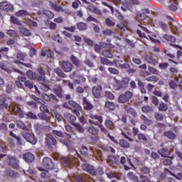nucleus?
Listing matches in <instances>:
<instances>
[{
	"label": "nucleus",
	"instance_id": "13",
	"mask_svg": "<svg viewBox=\"0 0 182 182\" xmlns=\"http://www.w3.org/2000/svg\"><path fill=\"white\" fill-rule=\"evenodd\" d=\"M145 60L149 64L154 66L159 63L157 57L152 54L146 55L145 57Z\"/></svg>",
	"mask_w": 182,
	"mask_h": 182
},
{
	"label": "nucleus",
	"instance_id": "36",
	"mask_svg": "<svg viewBox=\"0 0 182 182\" xmlns=\"http://www.w3.org/2000/svg\"><path fill=\"white\" fill-rule=\"evenodd\" d=\"M141 111H142V112L146 113V114L152 113L154 111V109L151 106L146 105V106H143L141 107Z\"/></svg>",
	"mask_w": 182,
	"mask_h": 182
},
{
	"label": "nucleus",
	"instance_id": "31",
	"mask_svg": "<svg viewBox=\"0 0 182 182\" xmlns=\"http://www.w3.org/2000/svg\"><path fill=\"white\" fill-rule=\"evenodd\" d=\"M127 178L132 181L140 182L139 178L136 175H135L133 172H129L127 173Z\"/></svg>",
	"mask_w": 182,
	"mask_h": 182
},
{
	"label": "nucleus",
	"instance_id": "30",
	"mask_svg": "<svg viewBox=\"0 0 182 182\" xmlns=\"http://www.w3.org/2000/svg\"><path fill=\"white\" fill-rule=\"evenodd\" d=\"M151 168L150 167H148L146 166H144L143 167L141 168V175L144 176V175H149L151 173Z\"/></svg>",
	"mask_w": 182,
	"mask_h": 182
},
{
	"label": "nucleus",
	"instance_id": "35",
	"mask_svg": "<svg viewBox=\"0 0 182 182\" xmlns=\"http://www.w3.org/2000/svg\"><path fill=\"white\" fill-rule=\"evenodd\" d=\"M16 16H18V17L28 16H31V14L26 10H20V11L16 12Z\"/></svg>",
	"mask_w": 182,
	"mask_h": 182
},
{
	"label": "nucleus",
	"instance_id": "41",
	"mask_svg": "<svg viewBox=\"0 0 182 182\" xmlns=\"http://www.w3.org/2000/svg\"><path fill=\"white\" fill-rule=\"evenodd\" d=\"M5 173L6 176H9L11 178H16V176L18 174L16 172H15V171L11 169L6 170Z\"/></svg>",
	"mask_w": 182,
	"mask_h": 182
},
{
	"label": "nucleus",
	"instance_id": "17",
	"mask_svg": "<svg viewBox=\"0 0 182 182\" xmlns=\"http://www.w3.org/2000/svg\"><path fill=\"white\" fill-rule=\"evenodd\" d=\"M41 171H42L41 174V177L44 179H49L51 178L52 172H50V171L43 169V168H39Z\"/></svg>",
	"mask_w": 182,
	"mask_h": 182
},
{
	"label": "nucleus",
	"instance_id": "18",
	"mask_svg": "<svg viewBox=\"0 0 182 182\" xmlns=\"http://www.w3.org/2000/svg\"><path fill=\"white\" fill-rule=\"evenodd\" d=\"M9 110L16 114H23V112L22 111L21 108L16 105H11Z\"/></svg>",
	"mask_w": 182,
	"mask_h": 182
},
{
	"label": "nucleus",
	"instance_id": "34",
	"mask_svg": "<svg viewBox=\"0 0 182 182\" xmlns=\"http://www.w3.org/2000/svg\"><path fill=\"white\" fill-rule=\"evenodd\" d=\"M100 149H102V150H104V151H109L111 152L112 154H114L115 153V149H113V147H111V146H105V145L104 144H101L99 146Z\"/></svg>",
	"mask_w": 182,
	"mask_h": 182
},
{
	"label": "nucleus",
	"instance_id": "39",
	"mask_svg": "<svg viewBox=\"0 0 182 182\" xmlns=\"http://www.w3.org/2000/svg\"><path fill=\"white\" fill-rule=\"evenodd\" d=\"M102 56L107 58H113V54L111 50H104L102 52Z\"/></svg>",
	"mask_w": 182,
	"mask_h": 182
},
{
	"label": "nucleus",
	"instance_id": "21",
	"mask_svg": "<svg viewBox=\"0 0 182 182\" xmlns=\"http://www.w3.org/2000/svg\"><path fill=\"white\" fill-rule=\"evenodd\" d=\"M93 156L98 161H103V156L102 153L100 150H96L93 151Z\"/></svg>",
	"mask_w": 182,
	"mask_h": 182
},
{
	"label": "nucleus",
	"instance_id": "20",
	"mask_svg": "<svg viewBox=\"0 0 182 182\" xmlns=\"http://www.w3.org/2000/svg\"><path fill=\"white\" fill-rule=\"evenodd\" d=\"M76 77L77 79H75L74 80V83L77 85H80V83H85L87 81L86 77H85L83 75H81V74H78Z\"/></svg>",
	"mask_w": 182,
	"mask_h": 182
},
{
	"label": "nucleus",
	"instance_id": "14",
	"mask_svg": "<svg viewBox=\"0 0 182 182\" xmlns=\"http://www.w3.org/2000/svg\"><path fill=\"white\" fill-rule=\"evenodd\" d=\"M102 91V87L101 85L94 86L92 87V94L96 97V99H100L101 97Z\"/></svg>",
	"mask_w": 182,
	"mask_h": 182
},
{
	"label": "nucleus",
	"instance_id": "63",
	"mask_svg": "<svg viewBox=\"0 0 182 182\" xmlns=\"http://www.w3.org/2000/svg\"><path fill=\"white\" fill-rule=\"evenodd\" d=\"M61 110V107L60 105H55L53 108V112H54L55 114H59Z\"/></svg>",
	"mask_w": 182,
	"mask_h": 182
},
{
	"label": "nucleus",
	"instance_id": "47",
	"mask_svg": "<svg viewBox=\"0 0 182 182\" xmlns=\"http://www.w3.org/2000/svg\"><path fill=\"white\" fill-rule=\"evenodd\" d=\"M16 126L23 130L28 131V129L26 127L25 124L21 120L16 122Z\"/></svg>",
	"mask_w": 182,
	"mask_h": 182
},
{
	"label": "nucleus",
	"instance_id": "29",
	"mask_svg": "<svg viewBox=\"0 0 182 182\" xmlns=\"http://www.w3.org/2000/svg\"><path fill=\"white\" fill-rule=\"evenodd\" d=\"M88 133L93 135V136H97L98 135L99 133V129L96 128V127L91 126L88 128L87 129Z\"/></svg>",
	"mask_w": 182,
	"mask_h": 182
},
{
	"label": "nucleus",
	"instance_id": "16",
	"mask_svg": "<svg viewBox=\"0 0 182 182\" xmlns=\"http://www.w3.org/2000/svg\"><path fill=\"white\" fill-rule=\"evenodd\" d=\"M82 105L84 106V109L87 111H90L93 109V105L90 102L89 100L85 97L82 98Z\"/></svg>",
	"mask_w": 182,
	"mask_h": 182
},
{
	"label": "nucleus",
	"instance_id": "44",
	"mask_svg": "<svg viewBox=\"0 0 182 182\" xmlns=\"http://www.w3.org/2000/svg\"><path fill=\"white\" fill-rule=\"evenodd\" d=\"M126 163H127V159H126V157L122 156V157L120 158V164H122V165H124V169L125 171H129V170L131 169V168L129 167L128 166L125 165Z\"/></svg>",
	"mask_w": 182,
	"mask_h": 182
},
{
	"label": "nucleus",
	"instance_id": "3",
	"mask_svg": "<svg viewBox=\"0 0 182 182\" xmlns=\"http://www.w3.org/2000/svg\"><path fill=\"white\" fill-rule=\"evenodd\" d=\"M21 136L24 138L28 143L31 144L32 145H36L38 143V140L35 136L34 134L29 133L28 132H23Z\"/></svg>",
	"mask_w": 182,
	"mask_h": 182
},
{
	"label": "nucleus",
	"instance_id": "51",
	"mask_svg": "<svg viewBox=\"0 0 182 182\" xmlns=\"http://www.w3.org/2000/svg\"><path fill=\"white\" fill-rule=\"evenodd\" d=\"M53 92L58 97H63V90H62L61 87L54 88Z\"/></svg>",
	"mask_w": 182,
	"mask_h": 182
},
{
	"label": "nucleus",
	"instance_id": "50",
	"mask_svg": "<svg viewBox=\"0 0 182 182\" xmlns=\"http://www.w3.org/2000/svg\"><path fill=\"white\" fill-rule=\"evenodd\" d=\"M136 18L139 21H144L146 19L147 16L144 15L142 12H136Z\"/></svg>",
	"mask_w": 182,
	"mask_h": 182
},
{
	"label": "nucleus",
	"instance_id": "62",
	"mask_svg": "<svg viewBox=\"0 0 182 182\" xmlns=\"http://www.w3.org/2000/svg\"><path fill=\"white\" fill-rule=\"evenodd\" d=\"M105 126L108 127L109 129H114V123L111 120H106L105 122Z\"/></svg>",
	"mask_w": 182,
	"mask_h": 182
},
{
	"label": "nucleus",
	"instance_id": "48",
	"mask_svg": "<svg viewBox=\"0 0 182 182\" xmlns=\"http://www.w3.org/2000/svg\"><path fill=\"white\" fill-rule=\"evenodd\" d=\"M164 38L166 41L171 42V43H176V38L173 36H168V35L165 34V36H164Z\"/></svg>",
	"mask_w": 182,
	"mask_h": 182
},
{
	"label": "nucleus",
	"instance_id": "1",
	"mask_svg": "<svg viewBox=\"0 0 182 182\" xmlns=\"http://www.w3.org/2000/svg\"><path fill=\"white\" fill-rule=\"evenodd\" d=\"M65 99L66 100H68V102L63 103V107L72 109V107L73 109L72 110L73 113H75V114H80V111H82V107L80 105L75 102V101L71 100V95H65Z\"/></svg>",
	"mask_w": 182,
	"mask_h": 182
},
{
	"label": "nucleus",
	"instance_id": "5",
	"mask_svg": "<svg viewBox=\"0 0 182 182\" xmlns=\"http://www.w3.org/2000/svg\"><path fill=\"white\" fill-rule=\"evenodd\" d=\"M133 94L130 91H126L124 94H122L119 96L118 100L120 103H126L132 99Z\"/></svg>",
	"mask_w": 182,
	"mask_h": 182
},
{
	"label": "nucleus",
	"instance_id": "28",
	"mask_svg": "<svg viewBox=\"0 0 182 182\" xmlns=\"http://www.w3.org/2000/svg\"><path fill=\"white\" fill-rule=\"evenodd\" d=\"M20 33H21L23 36H26V37H30L32 35L30 30H28L24 27L20 28Z\"/></svg>",
	"mask_w": 182,
	"mask_h": 182
},
{
	"label": "nucleus",
	"instance_id": "15",
	"mask_svg": "<svg viewBox=\"0 0 182 182\" xmlns=\"http://www.w3.org/2000/svg\"><path fill=\"white\" fill-rule=\"evenodd\" d=\"M24 161L27 163H32L35 161V156L31 152H26L23 154Z\"/></svg>",
	"mask_w": 182,
	"mask_h": 182
},
{
	"label": "nucleus",
	"instance_id": "60",
	"mask_svg": "<svg viewBox=\"0 0 182 182\" xmlns=\"http://www.w3.org/2000/svg\"><path fill=\"white\" fill-rule=\"evenodd\" d=\"M105 107L108 108L110 110H114L115 109V105L113 102H110L109 101H107L105 103Z\"/></svg>",
	"mask_w": 182,
	"mask_h": 182
},
{
	"label": "nucleus",
	"instance_id": "11",
	"mask_svg": "<svg viewBox=\"0 0 182 182\" xmlns=\"http://www.w3.org/2000/svg\"><path fill=\"white\" fill-rule=\"evenodd\" d=\"M103 122V118L101 115H90V119L89 122L91 124L97 125L98 123H102Z\"/></svg>",
	"mask_w": 182,
	"mask_h": 182
},
{
	"label": "nucleus",
	"instance_id": "46",
	"mask_svg": "<svg viewBox=\"0 0 182 182\" xmlns=\"http://www.w3.org/2000/svg\"><path fill=\"white\" fill-rule=\"evenodd\" d=\"M43 14L49 18V19H53V18L55 17L54 13L48 10L43 11Z\"/></svg>",
	"mask_w": 182,
	"mask_h": 182
},
{
	"label": "nucleus",
	"instance_id": "4",
	"mask_svg": "<svg viewBox=\"0 0 182 182\" xmlns=\"http://www.w3.org/2000/svg\"><path fill=\"white\" fill-rule=\"evenodd\" d=\"M45 143L48 148L54 149L56 147L57 141H56V139L54 138L51 134H46Z\"/></svg>",
	"mask_w": 182,
	"mask_h": 182
},
{
	"label": "nucleus",
	"instance_id": "6",
	"mask_svg": "<svg viewBox=\"0 0 182 182\" xmlns=\"http://www.w3.org/2000/svg\"><path fill=\"white\" fill-rule=\"evenodd\" d=\"M0 9L2 11L8 13L9 11H13L14 9V7L12 4L4 1L0 2Z\"/></svg>",
	"mask_w": 182,
	"mask_h": 182
},
{
	"label": "nucleus",
	"instance_id": "45",
	"mask_svg": "<svg viewBox=\"0 0 182 182\" xmlns=\"http://www.w3.org/2000/svg\"><path fill=\"white\" fill-rule=\"evenodd\" d=\"M141 119L145 125L150 126L153 124V121L148 119V118L144 115H141Z\"/></svg>",
	"mask_w": 182,
	"mask_h": 182
},
{
	"label": "nucleus",
	"instance_id": "12",
	"mask_svg": "<svg viewBox=\"0 0 182 182\" xmlns=\"http://www.w3.org/2000/svg\"><path fill=\"white\" fill-rule=\"evenodd\" d=\"M82 167L83 171L90 173L92 176H96L97 172L93 166H90L88 164H84Z\"/></svg>",
	"mask_w": 182,
	"mask_h": 182
},
{
	"label": "nucleus",
	"instance_id": "64",
	"mask_svg": "<svg viewBox=\"0 0 182 182\" xmlns=\"http://www.w3.org/2000/svg\"><path fill=\"white\" fill-rule=\"evenodd\" d=\"M26 53H25L20 52L17 54V58L20 60H24V58H26Z\"/></svg>",
	"mask_w": 182,
	"mask_h": 182
},
{
	"label": "nucleus",
	"instance_id": "40",
	"mask_svg": "<svg viewBox=\"0 0 182 182\" xmlns=\"http://www.w3.org/2000/svg\"><path fill=\"white\" fill-rule=\"evenodd\" d=\"M89 149L86 146H83L80 149V154L85 158L88 157Z\"/></svg>",
	"mask_w": 182,
	"mask_h": 182
},
{
	"label": "nucleus",
	"instance_id": "24",
	"mask_svg": "<svg viewBox=\"0 0 182 182\" xmlns=\"http://www.w3.org/2000/svg\"><path fill=\"white\" fill-rule=\"evenodd\" d=\"M35 80L41 82V85H43V83L48 82V80L46 79V77L45 76L39 75V74H38V73H36Z\"/></svg>",
	"mask_w": 182,
	"mask_h": 182
},
{
	"label": "nucleus",
	"instance_id": "9",
	"mask_svg": "<svg viewBox=\"0 0 182 182\" xmlns=\"http://www.w3.org/2000/svg\"><path fill=\"white\" fill-rule=\"evenodd\" d=\"M60 66L64 73H71L73 68V65L69 61L60 62Z\"/></svg>",
	"mask_w": 182,
	"mask_h": 182
},
{
	"label": "nucleus",
	"instance_id": "27",
	"mask_svg": "<svg viewBox=\"0 0 182 182\" xmlns=\"http://www.w3.org/2000/svg\"><path fill=\"white\" fill-rule=\"evenodd\" d=\"M7 100L4 97L0 98V109H8L9 105L6 103Z\"/></svg>",
	"mask_w": 182,
	"mask_h": 182
},
{
	"label": "nucleus",
	"instance_id": "49",
	"mask_svg": "<svg viewBox=\"0 0 182 182\" xmlns=\"http://www.w3.org/2000/svg\"><path fill=\"white\" fill-rule=\"evenodd\" d=\"M168 109V105L164 102H161L159 106V111L160 112H166Z\"/></svg>",
	"mask_w": 182,
	"mask_h": 182
},
{
	"label": "nucleus",
	"instance_id": "33",
	"mask_svg": "<svg viewBox=\"0 0 182 182\" xmlns=\"http://www.w3.org/2000/svg\"><path fill=\"white\" fill-rule=\"evenodd\" d=\"M158 153L163 157H168L170 155V151L166 148L158 150Z\"/></svg>",
	"mask_w": 182,
	"mask_h": 182
},
{
	"label": "nucleus",
	"instance_id": "53",
	"mask_svg": "<svg viewBox=\"0 0 182 182\" xmlns=\"http://www.w3.org/2000/svg\"><path fill=\"white\" fill-rule=\"evenodd\" d=\"M119 145L122 148H129L130 146L129 143L125 139H121L119 141Z\"/></svg>",
	"mask_w": 182,
	"mask_h": 182
},
{
	"label": "nucleus",
	"instance_id": "61",
	"mask_svg": "<svg viewBox=\"0 0 182 182\" xmlns=\"http://www.w3.org/2000/svg\"><path fill=\"white\" fill-rule=\"evenodd\" d=\"M75 127V129H77V131L80 133V134H83L85 132V129L82 127V126L80 124H74Z\"/></svg>",
	"mask_w": 182,
	"mask_h": 182
},
{
	"label": "nucleus",
	"instance_id": "52",
	"mask_svg": "<svg viewBox=\"0 0 182 182\" xmlns=\"http://www.w3.org/2000/svg\"><path fill=\"white\" fill-rule=\"evenodd\" d=\"M54 73L60 77H66L65 73L61 69L55 68L54 69Z\"/></svg>",
	"mask_w": 182,
	"mask_h": 182
},
{
	"label": "nucleus",
	"instance_id": "42",
	"mask_svg": "<svg viewBox=\"0 0 182 182\" xmlns=\"http://www.w3.org/2000/svg\"><path fill=\"white\" fill-rule=\"evenodd\" d=\"M136 34L139 36V38L141 39V41L146 44V43L144 42V39L145 38L149 40V38L146 36V34L141 33V30L139 29L136 30Z\"/></svg>",
	"mask_w": 182,
	"mask_h": 182
},
{
	"label": "nucleus",
	"instance_id": "37",
	"mask_svg": "<svg viewBox=\"0 0 182 182\" xmlns=\"http://www.w3.org/2000/svg\"><path fill=\"white\" fill-rule=\"evenodd\" d=\"M77 28L79 31H85L87 29L88 26L87 24L82 23V21L80 23H77Z\"/></svg>",
	"mask_w": 182,
	"mask_h": 182
},
{
	"label": "nucleus",
	"instance_id": "25",
	"mask_svg": "<svg viewBox=\"0 0 182 182\" xmlns=\"http://www.w3.org/2000/svg\"><path fill=\"white\" fill-rule=\"evenodd\" d=\"M164 135L171 140H174L177 137V135L172 131H166L164 132Z\"/></svg>",
	"mask_w": 182,
	"mask_h": 182
},
{
	"label": "nucleus",
	"instance_id": "32",
	"mask_svg": "<svg viewBox=\"0 0 182 182\" xmlns=\"http://www.w3.org/2000/svg\"><path fill=\"white\" fill-rule=\"evenodd\" d=\"M117 158L114 156H112L108 158V164L110 165L111 166H113L114 164H117Z\"/></svg>",
	"mask_w": 182,
	"mask_h": 182
},
{
	"label": "nucleus",
	"instance_id": "22",
	"mask_svg": "<svg viewBox=\"0 0 182 182\" xmlns=\"http://www.w3.org/2000/svg\"><path fill=\"white\" fill-rule=\"evenodd\" d=\"M107 43L101 42L100 43V45L99 44L94 45V50L97 53H100L102 49V47H107Z\"/></svg>",
	"mask_w": 182,
	"mask_h": 182
},
{
	"label": "nucleus",
	"instance_id": "10",
	"mask_svg": "<svg viewBox=\"0 0 182 182\" xmlns=\"http://www.w3.org/2000/svg\"><path fill=\"white\" fill-rule=\"evenodd\" d=\"M8 164L12 166L13 168L19 169V160L12 156H8Z\"/></svg>",
	"mask_w": 182,
	"mask_h": 182
},
{
	"label": "nucleus",
	"instance_id": "7",
	"mask_svg": "<svg viewBox=\"0 0 182 182\" xmlns=\"http://www.w3.org/2000/svg\"><path fill=\"white\" fill-rule=\"evenodd\" d=\"M118 89H127L130 82L129 77H124L122 80H116Z\"/></svg>",
	"mask_w": 182,
	"mask_h": 182
},
{
	"label": "nucleus",
	"instance_id": "2",
	"mask_svg": "<svg viewBox=\"0 0 182 182\" xmlns=\"http://www.w3.org/2000/svg\"><path fill=\"white\" fill-rule=\"evenodd\" d=\"M43 166L48 170H54L55 173L58 172V168H56V166L52 159L49 157H44V159H43Z\"/></svg>",
	"mask_w": 182,
	"mask_h": 182
},
{
	"label": "nucleus",
	"instance_id": "55",
	"mask_svg": "<svg viewBox=\"0 0 182 182\" xmlns=\"http://www.w3.org/2000/svg\"><path fill=\"white\" fill-rule=\"evenodd\" d=\"M27 105L32 109H38V105L34 101H27Z\"/></svg>",
	"mask_w": 182,
	"mask_h": 182
},
{
	"label": "nucleus",
	"instance_id": "23",
	"mask_svg": "<svg viewBox=\"0 0 182 182\" xmlns=\"http://www.w3.org/2000/svg\"><path fill=\"white\" fill-rule=\"evenodd\" d=\"M51 9L56 12H64V9L62 6H58L56 3L50 2V3Z\"/></svg>",
	"mask_w": 182,
	"mask_h": 182
},
{
	"label": "nucleus",
	"instance_id": "43",
	"mask_svg": "<svg viewBox=\"0 0 182 182\" xmlns=\"http://www.w3.org/2000/svg\"><path fill=\"white\" fill-rule=\"evenodd\" d=\"M100 62L101 64L104 65H113V63L108 59L105 58V57H100Z\"/></svg>",
	"mask_w": 182,
	"mask_h": 182
},
{
	"label": "nucleus",
	"instance_id": "57",
	"mask_svg": "<svg viewBox=\"0 0 182 182\" xmlns=\"http://www.w3.org/2000/svg\"><path fill=\"white\" fill-rule=\"evenodd\" d=\"M40 109L42 114L50 113L48 106L45 105L44 103L40 107Z\"/></svg>",
	"mask_w": 182,
	"mask_h": 182
},
{
	"label": "nucleus",
	"instance_id": "54",
	"mask_svg": "<svg viewBox=\"0 0 182 182\" xmlns=\"http://www.w3.org/2000/svg\"><path fill=\"white\" fill-rule=\"evenodd\" d=\"M37 73H33L32 70H28L26 72L27 77L32 80H36Z\"/></svg>",
	"mask_w": 182,
	"mask_h": 182
},
{
	"label": "nucleus",
	"instance_id": "59",
	"mask_svg": "<svg viewBox=\"0 0 182 182\" xmlns=\"http://www.w3.org/2000/svg\"><path fill=\"white\" fill-rule=\"evenodd\" d=\"M169 86H170L171 89L176 90V89H177V87H178L177 82L173 80H170Z\"/></svg>",
	"mask_w": 182,
	"mask_h": 182
},
{
	"label": "nucleus",
	"instance_id": "58",
	"mask_svg": "<svg viewBox=\"0 0 182 182\" xmlns=\"http://www.w3.org/2000/svg\"><path fill=\"white\" fill-rule=\"evenodd\" d=\"M11 21L12 23L18 25V26H21V21L18 20V18H17L16 16H11Z\"/></svg>",
	"mask_w": 182,
	"mask_h": 182
},
{
	"label": "nucleus",
	"instance_id": "19",
	"mask_svg": "<svg viewBox=\"0 0 182 182\" xmlns=\"http://www.w3.org/2000/svg\"><path fill=\"white\" fill-rule=\"evenodd\" d=\"M70 61L73 63V65L77 68H80L81 61L74 55H71L70 57Z\"/></svg>",
	"mask_w": 182,
	"mask_h": 182
},
{
	"label": "nucleus",
	"instance_id": "8",
	"mask_svg": "<svg viewBox=\"0 0 182 182\" xmlns=\"http://www.w3.org/2000/svg\"><path fill=\"white\" fill-rule=\"evenodd\" d=\"M60 162L65 167H72L75 164L76 159L74 157H63Z\"/></svg>",
	"mask_w": 182,
	"mask_h": 182
},
{
	"label": "nucleus",
	"instance_id": "38",
	"mask_svg": "<svg viewBox=\"0 0 182 182\" xmlns=\"http://www.w3.org/2000/svg\"><path fill=\"white\" fill-rule=\"evenodd\" d=\"M10 136L16 139L18 145L21 146L23 144V139L17 136L16 134H14L13 132H10Z\"/></svg>",
	"mask_w": 182,
	"mask_h": 182
},
{
	"label": "nucleus",
	"instance_id": "26",
	"mask_svg": "<svg viewBox=\"0 0 182 182\" xmlns=\"http://www.w3.org/2000/svg\"><path fill=\"white\" fill-rule=\"evenodd\" d=\"M88 10L97 15H102V12L95 6H88Z\"/></svg>",
	"mask_w": 182,
	"mask_h": 182
},
{
	"label": "nucleus",
	"instance_id": "56",
	"mask_svg": "<svg viewBox=\"0 0 182 182\" xmlns=\"http://www.w3.org/2000/svg\"><path fill=\"white\" fill-rule=\"evenodd\" d=\"M6 33L11 38H16L17 36V33H16V30L9 29V30H7Z\"/></svg>",
	"mask_w": 182,
	"mask_h": 182
}]
</instances>
